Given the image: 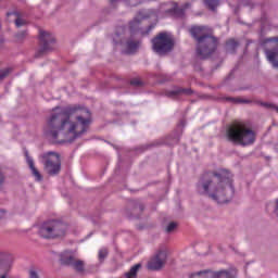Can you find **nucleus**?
Wrapping results in <instances>:
<instances>
[{
	"mask_svg": "<svg viewBox=\"0 0 278 278\" xmlns=\"http://www.w3.org/2000/svg\"><path fill=\"white\" fill-rule=\"evenodd\" d=\"M90 111L79 105L55 108L47 119L46 136L53 142H75L90 127Z\"/></svg>",
	"mask_w": 278,
	"mask_h": 278,
	"instance_id": "1",
	"label": "nucleus"
},
{
	"mask_svg": "<svg viewBox=\"0 0 278 278\" xmlns=\"http://www.w3.org/2000/svg\"><path fill=\"white\" fill-rule=\"evenodd\" d=\"M231 174L225 169L203 174L197 185L198 194L210 197L217 203H229L233 197Z\"/></svg>",
	"mask_w": 278,
	"mask_h": 278,
	"instance_id": "2",
	"label": "nucleus"
},
{
	"mask_svg": "<svg viewBox=\"0 0 278 278\" xmlns=\"http://www.w3.org/2000/svg\"><path fill=\"white\" fill-rule=\"evenodd\" d=\"M189 34L197 42L195 55L199 60H210L218 49V38L207 26H192Z\"/></svg>",
	"mask_w": 278,
	"mask_h": 278,
	"instance_id": "3",
	"label": "nucleus"
},
{
	"mask_svg": "<svg viewBox=\"0 0 278 278\" xmlns=\"http://www.w3.org/2000/svg\"><path fill=\"white\" fill-rule=\"evenodd\" d=\"M257 135L255 130L244 122H233L226 129V140L239 147H251L255 143Z\"/></svg>",
	"mask_w": 278,
	"mask_h": 278,
	"instance_id": "4",
	"label": "nucleus"
},
{
	"mask_svg": "<svg viewBox=\"0 0 278 278\" xmlns=\"http://www.w3.org/2000/svg\"><path fill=\"white\" fill-rule=\"evenodd\" d=\"M41 164L43 166V173L49 175V177H55L60 175L62 170V159L60 153L48 151L39 156Z\"/></svg>",
	"mask_w": 278,
	"mask_h": 278,
	"instance_id": "5",
	"label": "nucleus"
},
{
	"mask_svg": "<svg viewBox=\"0 0 278 278\" xmlns=\"http://www.w3.org/2000/svg\"><path fill=\"white\" fill-rule=\"evenodd\" d=\"M151 42L152 51L159 55H168L175 49V38L167 31L159 33Z\"/></svg>",
	"mask_w": 278,
	"mask_h": 278,
	"instance_id": "6",
	"label": "nucleus"
},
{
	"mask_svg": "<svg viewBox=\"0 0 278 278\" xmlns=\"http://www.w3.org/2000/svg\"><path fill=\"white\" fill-rule=\"evenodd\" d=\"M66 224L60 220H49L43 223L39 228V236L46 239L64 238L66 236Z\"/></svg>",
	"mask_w": 278,
	"mask_h": 278,
	"instance_id": "7",
	"label": "nucleus"
},
{
	"mask_svg": "<svg viewBox=\"0 0 278 278\" xmlns=\"http://www.w3.org/2000/svg\"><path fill=\"white\" fill-rule=\"evenodd\" d=\"M265 58L271 64L273 68L278 70V37L265 38L261 41Z\"/></svg>",
	"mask_w": 278,
	"mask_h": 278,
	"instance_id": "8",
	"label": "nucleus"
},
{
	"mask_svg": "<svg viewBox=\"0 0 278 278\" xmlns=\"http://www.w3.org/2000/svg\"><path fill=\"white\" fill-rule=\"evenodd\" d=\"M55 46V37L53 34L47 30L39 31V48L35 53V58H42L47 55V53H51L53 51V47Z\"/></svg>",
	"mask_w": 278,
	"mask_h": 278,
	"instance_id": "9",
	"label": "nucleus"
},
{
	"mask_svg": "<svg viewBox=\"0 0 278 278\" xmlns=\"http://www.w3.org/2000/svg\"><path fill=\"white\" fill-rule=\"evenodd\" d=\"M166 250H159L154 257L151 258V261L148 263V268L150 270H162L164 266L166 265Z\"/></svg>",
	"mask_w": 278,
	"mask_h": 278,
	"instance_id": "10",
	"label": "nucleus"
},
{
	"mask_svg": "<svg viewBox=\"0 0 278 278\" xmlns=\"http://www.w3.org/2000/svg\"><path fill=\"white\" fill-rule=\"evenodd\" d=\"M181 94H186L187 97H190L191 94H194V91L190 88H181V87H176L173 90L165 91V96H167L168 99H177V97H181Z\"/></svg>",
	"mask_w": 278,
	"mask_h": 278,
	"instance_id": "11",
	"label": "nucleus"
},
{
	"mask_svg": "<svg viewBox=\"0 0 278 278\" xmlns=\"http://www.w3.org/2000/svg\"><path fill=\"white\" fill-rule=\"evenodd\" d=\"M126 211L130 214V216L138 217L142 212H144V204L140 201H130L127 204Z\"/></svg>",
	"mask_w": 278,
	"mask_h": 278,
	"instance_id": "12",
	"label": "nucleus"
},
{
	"mask_svg": "<svg viewBox=\"0 0 278 278\" xmlns=\"http://www.w3.org/2000/svg\"><path fill=\"white\" fill-rule=\"evenodd\" d=\"M75 260V255L68 251H65L60 255V262L63 266H73Z\"/></svg>",
	"mask_w": 278,
	"mask_h": 278,
	"instance_id": "13",
	"label": "nucleus"
},
{
	"mask_svg": "<svg viewBox=\"0 0 278 278\" xmlns=\"http://www.w3.org/2000/svg\"><path fill=\"white\" fill-rule=\"evenodd\" d=\"M10 16H14V23L16 27H25L27 25V22L25 18L21 16V13L14 11V12H8L7 13V18H10Z\"/></svg>",
	"mask_w": 278,
	"mask_h": 278,
	"instance_id": "14",
	"label": "nucleus"
},
{
	"mask_svg": "<svg viewBox=\"0 0 278 278\" xmlns=\"http://www.w3.org/2000/svg\"><path fill=\"white\" fill-rule=\"evenodd\" d=\"M140 47V41L138 40H132V39H129L127 42H126V49H127V53H136V51H138Z\"/></svg>",
	"mask_w": 278,
	"mask_h": 278,
	"instance_id": "15",
	"label": "nucleus"
},
{
	"mask_svg": "<svg viewBox=\"0 0 278 278\" xmlns=\"http://www.w3.org/2000/svg\"><path fill=\"white\" fill-rule=\"evenodd\" d=\"M238 47H240V42L233 38L226 41V50L228 53H236V49H238Z\"/></svg>",
	"mask_w": 278,
	"mask_h": 278,
	"instance_id": "16",
	"label": "nucleus"
},
{
	"mask_svg": "<svg viewBox=\"0 0 278 278\" xmlns=\"http://www.w3.org/2000/svg\"><path fill=\"white\" fill-rule=\"evenodd\" d=\"M188 8H190V3H186L184 8L175 7L173 9L174 16H176V18H184V16H186V10H188Z\"/></svg>",
	"mask_w": 278,
	"mask_h": 278,
	"instance_id": "17",
	"label": "nucleus"
},
{
	"mask_svg": "<svg viewBox=\"0 0 278 278\" xmlns=\"http://www.w3.org/2000/svg\"><path fill=\"white\" fill-rule=\"evenodd\" d=\"M140 268H142V264L138 263L136 265H134L129 271H127L124 275V278H136L138 277V270H140Z\"/></svg>",
	"mask_w": 278,
	"mask_h": 278,
	"instance_id": "18",
	"label": "nucleus"
},
{
	"mask_svg": "<svg viewBox=\"0 0 278 278\" xmlns=\"http://www.w3.org/2000/svg\"><path fill=\"white\" fill-rule=\"evenodd\" d=\"M29 168L31 170L33 177H35L36 181H42V174L36 168V165H34V161L29 160Z\"/></svg>",
	"mask_w": 278,
	"mask_h": 278,
	"instance_id": "19",
	"label": "nucleus"
},
{
	"mask_svg": "<svg viewBox=\"0 0 278 278\" xmlns=\"http://www.w3.org/2000/svg\"><path fill=\"white\" fill-rule=\"evenodd\" d=\"M72 266L74 268V270H76V273H84V270H86V263H84V261L81 260H74V263H72Z\"/></svg>",
	"mask_w": 278,
	"mask_h": 278,
	"instance_id": "20",
	"label": "nucleus"
},
{
	"mask_svg": "<svg viewBox=\"0 0 278 278\" xmlns=\"http://www.w3.org/2000/svg\"><path fill=\"white\" fill-rule=\"evenodd\" d=\"M204 4L212 12H216V8H218V5H220V0H204Z\"/></svg>",
	"mask_w": 278,
	"mask_h": 278,
	"instance_id": "21",
	"label": "nucleus"
},
{
	"mask_svg": "<svg viewBox=\"0 0 278 278\" xmlns=\"http://www.w3.org/2000/svg\"><path fill=\"white\" fill-rule=\"evenodd\" d=\"M142 21L138 17H135L130 23H129V28L130 31H138V29L140 28V23Z\"/></svg>",
	"mask_w": 278,
	"mask_h": 278,
	"instance_id": "22",
	"label": "nucleus"
},
{
	"mask_svg": "<svg viewBox=\"0 0 278 278\" xmlns=\"http://www.w3.org/2000/svg\"><path fill=\"white\" fill-rule=\"evenodd\" d=\"M15 42H23L27 38V30H22L14 35Z\"/></svg>",
	"mask_w": 278,
	"mask_h": 278,
	"instance_id": "23",
	"label": "nucleus"
},
{
	"mask_svg": "<svg viewBox=\"0 0 278 278\" xmlns=\"http://www.w3.org/2000/svg\"><path fill=\"white\" fill-rule=\"evenodd\" d=\"M130 86H134L135 88H141V86H144V83L142 79H140V77H137L130 80Z\"/></svg>",
	"mask_w": 278,
	"mask_h": 278,
	"instance_id": "24",
	"label": "nucleus"
},
{
	"mask_svg": "<svg viewBox=\"0 0 278 278\" xmlns=\"http://www.w3.org/2000/svg\"><path fill=\"white\" fill-rule=\"evenodd\" d=\"M177 227H179V224H177V222H172L167 225V227L165 228V231L167 233H173V231H175V229H177Z\"/></svg>",
	"mask_w": 278,
	"mask_h": 278,
	"instance_id": "25",
	"label": "nucleus"
},
{
	"mask_svg": "<svg viewBox=\"0 0 278 278\" xmlns=\"http://www.w3.org/2000/svg\"><path fill=\"white\" fill-rule=\"evenodd\" d=\"M226 101H231L232 103H251V100H242L238 98H226Z\"/></svg>",
	"mask_w": 278,
	"mask_h": 278,
	"instance_id": "26",
	"label": "nucleus"
},
{
	"mask_svg": "<svg viewBox=\"0 0 278 278\" xmlns=\"http://www.w3.org/2000/svg\"><path fill=\"white\" fill-rule=\"evenodd\" d=\"M108 255H109L108 249H101L99 251V260H100V262H103V260H105V257H108Z\"/></svg>",
	"mask_w": 278,
	"mask_h": 278,
	"instance_id": "27",
	"label": "nucleus"
},
{
	"mask_svg": "<svg viewBox=\"0 0 278 278\" xmlns=\"http://www.w3.org/2000/svg\"><path fill=\"white\" fill-rule=\"evenodd\" d=\"M10 73H12V68L1 70L0 71V80L5 79V77H8V75H10Z\"/></svg>",
	"mask_w": 278,
	"mask_h": 278,
	"instance_id": "28",
	"label": "nucleus"
},
{
	"mask_svg": "<svg viewBox=\"0 0 278 278\" xmlns=\"http://www.w3.org/2000/svg\"><path fill=\"white\" fill-rule=\"evenodd\" d=\"M24 154H25V157H26V162L29 166V161L34 162V159L29 156V151H27V150L24 151Z\"/></svg>",
	"mask_w": 278,
	"mask_h": 278,
	"instance_id": "29",
	"label": "nucleus"
},
{
	"mask_svg": "<svg viewBox=\"0 0 278 278\" xmlns=\"http://www.w3.org/2000/svg\"><path fill=\"white\" fill-rule=\"evenodd\" d=\"M28 278H40V276H38V271L30 269Z\"/></svg>",
	"mask_w": 278,
	"mask_h": 278,
	"instance_id": "30",
	"label": "nucleus"
},
{
	"mask_svg": "<svg viewBox=\"0 0 278 278\" xmlns=\"http://www.w3.org/2000/svg\"><path fill=\"white\" fill-rule=\"evenodd\" d=\"M153 27H155L154 25H150L146 31V35H149L151 33V30L153 29Z\"/></svg>",
	"mask_w": 278,
	"mask_h": 278,
	"instance_id": "31",
	"label": "nucleus"
},
{
	"mask_svg": "<svg viewBox=\"0 0 278 278\" xmlns=\"http://www.w3.org/2000/svg\"><path fill=\"white\" fill-rule=\"evenodd\" d=\"M5 216V210L0 208V218H3Z\"/></svg>",
	"mask_w": 278,
	"mask_h": 278,
	"instance_id": "32",
	"label": "nucleus"
},
{
	"mask_svg": "<svg viewBox=\"0 0 278 278\" xmlns=\"http://www.w3.org/2000/svg\"><path fill=\"white\" fill-rule=\"evenodd\" d=\"M275 213L277 214V216H278V199H277V201H276V208H275Z\"/></svg>",
	"mask_w": 278,
	"mask_h": 278,
	"instance_id": "33",
	"label": "nucleus"
},
{
	"mask_svg": "<svg viewBox=\"0 0 278 278\" xmlns=\"http://www.w3.org/2000/svg\"><path fill=\"white\" fill-rule=\"evenodd\" d=\"M111 5H114V3L118 2V0H109Z\"/></svg>",
	"mask_w": 278,
	"mask_h": 278,
	"instance_id": "34",
	"label": "nucleus"
},
{
	"mask_svg": "<svg viewBox=\"0 0 278 278\" xmlns=\"http://www.w3.org/2000/svg\"><path fill=\"white\" fill-rule=\"evenodd\" d=\"M117 29H118V31H125V27H123V26L118 27Z\"/></svg>",
	"mask_w": 278,
	"mask_h": 278,
	"instance_id": "35",
	"label": "nucleus"
},
{
	"mask_svg": "<svg viewBox=\"0 0 278 278\" xmlns=\"http://www.w3.org/2000/svg\"><path fill=\"white\" fill-rule=\"evenodd\" d=\"M177 142H179V139H175V144H177Z\"/></svg>",
	"mask_w": 278,
	"mask_h": 278,
	"instance_id": "36",
	"label": "nucleus"
}]
</instances>
